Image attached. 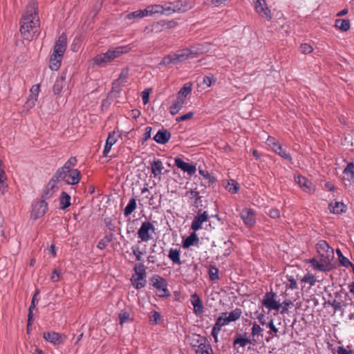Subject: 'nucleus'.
<instances>
[{"label":"nucleus","instance_id":"obj_1","mask_svg":"<svg viewBox=\"0 0 354 354\" xmlns=\"http://www.w3.org/2000/svg\"><path fill=\"white\" fill-rule=\"evenodd\" d=\"M20 32L26 40H32L39 35L40 20L37 3L30 0L26 7L20 20Z\"/></svg>","mask_w":354,"mask_h":354},{"label":"nucleus","instance_id":"obj_2","mask_svg":"<svg viewBox=\"0 0 354 354\" xmlns=\"http://www.w3.org/2000/svg\"><path fill=\"white\" fill-rule=\"evenodd\" d=\"M204 209L203 213H201V229H207V226L210 229L214 228V225L219 221L216 203L211 200Z\"/></svg>","mask_w":354,"mask_h":354},{"label":"nucleus","instance_id":"obj_3","mask_svg":"<svg viewBox=\"0 0 354 354\" xmlns=\"http://www.w3.org/2000/svg\"><path fill=\"white\" fill-rule=\"evenodd\" d=\"M131 48L128 46H118L113 49L107 50L104 53L96 55L93 58L95 64L98 66H104L106 64L113 62L115 58L119 57L122 55L128 53Z\"/></svg>","mask_w":354,"mask_h":354},{"label":"nucleus","instance_id":"obj_4","mask_svg":"<svg viewBox=\"0 0 354 354\" xmlns=\"http://www.w3.org/2000/svg\"><path fill=\"white\" fill-rule=\"evenodd\" d=\"M57 183L64 181L67 185H75L81 179V174L78 169H58L53 176Z\"/></svg>","mask_w":354,"mask_h":354},{"label":"nucleus","instance_id":"obj_5","mask_svg":"<svg viewBox=\"0 0 354 354\" xmlns=\"http://www.w3.org/2000/svg\"><path fill=\"white\" fill-rule=\"evenodd\" d=\"M191 57H193V56L192 53L189 49H180L174 53H171L164 57L159 65L165 66L176 65Z\"/></svg>","mask_w":354,"mask_h":354},{"label":"nucleus","instance_id":"obj_6","mask_svg":"<svg viewBox=\"0 0 354 354\" xmlns=\"http://www.w3.org/2000/svg\"><path fill=\"white\" fill-rule=\"evenodd\" d=\"M149 284L156 290V294L160 297L170 295L167 288L168 283L165 279L158 274H154L149 279Z\"/></svg>","mask_w":354,"mask_h":354},{"label":"nucleus","instance_id":"obj_7","mask_svg":"<svg viewBox=\"0 0 354 354\" xmlns=\"http://www.w3.org/2000/svg\"><path fill=\"white\" fill-rule=\"evenodd\" d=\"M133 270L136 273L132 276L131 281L133 287L139 290L144 288L147 283L145 266L142 263L137 264Z\"/></svg>","mask_w":354,"mask_h":354},{"label":"nucleus","instance_id":"obj_8","mask_svg":"<svg viewBox=\"0 0 354 354\" xmlns=\"http://www.w3.org/2000/svg\"><path fill=\"white\" fill-rule=\"evenodd\" d=\"M192 229L194 230L191 234L183 241V248H189L190 246L198 243V239L195 231L199 229V212L196 213L192 224Z\"/></svg>","mask_w":354,"mask_h":354},{"label":"nucleus","instance_id":"obj_9","mask_svg":"<svg viewBox=\"0 0 354 354\" xmlns=\"http://www.w3.org/2000/svg\"><path fill=\"white\" fill-rule=\"evenodd\" d=\"M261 304L269 311L272 310L278 311L281 306L279 301L277 300L276 293L273 292L272 291L266 293L261 301Z\"/></svg>","mask_w":354,"mask_h":354},{"label":"nucleus","instance_id":"obj_10","mask_svg":"<svg viewBox=\"0 0 354 354\" xmlns=\"http://www.w3.org/2000/svg\"><path fill=\"white\" fill-rule=\"evenodd\" d=\"M162 15H170L174 12H185L187 8L183 6L181 1H176L174 2H168L162 5Z\"/></svg>","mask_w":354,"mask_h":354},{"label":"nucleus","instance_id":"obj_11","mask_svg":"<svg viewBox=\"0 0 354 354\" xmlns=\"http://www.w3.org/2000/svg\"><path fill=\"white\" fill-rule=\"evenodd\" d=\"M317 250L321 258L331 261L333 259V249L329 246L326 241L321 240L317 245Z\"/></svg>","mask_w":354,"mask_h":354},{"label":"nucleus","instance_id":"obj_12","mask_svg":"<svg viewBox=\"0 0 354 354\" xmlns=\"http://www.w3.org/2000/svg\"><path fill=\"white\" fill-rule=\"evenodd\" d=\"M154 230L155 227L152 223L149 221H145L142 223L141 227L138 231V236L142 241L147 242L152 238L150 232H153Z\"/></svg>","mask_w":354,"mask_h":354},{"label":"nucleus","instance_id":"obj_13","mask_svg":"<svg viewBox=\"0 0 354 354\" xmlns=\"http://www.w3.org/2000/svg\"><path fill=\"white\" fill-rule=\"evenodd\" d=\"M254 8L256 12L263 18L268 21L272 19L270 10L267 6L265 0H254Z\"/></svg>","mask_w":354,"mask_h":354},{"label":"nucleus","instance_id":"obj_14","mask_svg":"<svg viewBox=\"0 0 354 354\" xmlns=\"http://www.w3.org/2000/svg\"><path fill=\"white\" fill-rule=\"evenodd\" d=\"M227 315L228 313L227 312L222 313V315L218 317L216 321V323L212 330V335L214 337L215 342L218 341V334L220 332L221 328L231 322L227 317Z\"/></svg>","mask_w":354,"mask_h":354},{"label":"nucleus","instance_id":"obj_15","mask_svg":"<svg viewBox=\"0 0 354 354\" xmlns=\"http://www.w3.org/2000/svg\"><path fill=\"white\" fill-rule=\"evenodd\" d=\"M48 209V203L44 201L35 203L32 206L31 218L36 220L43 216Z\"/></svg>","mask_w":354,"mask_h":354},{"label":"nucleus","instance_id":"obj_16","mask_svg":"<svg viewBox=\"0 0 354 354\" xmlns=\"http://www.w3.org/2000/svg\"><path fill=\"white\" fill-rule=\"evenodd\" d=\"M43 338L53 345H59L64 343L66 336L54 331H47L43 333Z\"/></svg>","mask_w":354,"mask_h":354},{"label":"nucleus","instance_id":"obj_17","mask_svg":"<svg viewBox=\"0 0 354 354\" xmlns=\"http://www.w3.org/2000/svg\"><path fill=\"white\" fill-rule=\"evenodd\" d=\"M67 47V37L65 33H62L55 41L53 53L62 57L66 51Z\"/></svg>","mask_w":354,"mask_h":354},{"label":"nucleus","instance_id":"obj_18","mask_svg":"<svg viewBox=\"0 0 354 354\" xmlns=\"http://www.w3.org/2000/svg\"><path fill=\"white\" fill-rule=\"evenodd\" d=\"M295 182L299 185L304 192L308 194H313L315 191V187L313 183L304 176H296Z\"/></svg>","mask_w":354,"mask_h":354},{"label":"nucleus","instance_id":"obj_19","mask_svg":"<svg viewBox=\"0 0 354 354\" xmlns=\"http://www.w3.org/2000/svg\"><path fill=\"white\" fill-rule=\"evenodd\" d=\"M241 217L248 227H252L256 223L255 212L251 209H243L241 212Z\"/></svg>","mask_w":354,"mask_h":354},{"label":"nucleus","instance_id":"obj_20","mask_svg":"<svg viewBox=\"0 0 354 354\" xmlns=\"http://www.w3.org/2000/svg\"><path fill=\"white\" fill-rule=\"evenodd\" d=\"M175 165L184 172H187L189 175L194 174L196 171V165L184 162L180 158H175Z\"/></svg>","mask_w":354,"mask_h":354},{"label":"nucleus","instance_id":"obj_21","mask_svg":"<svg viewBox=\"0 0 354 354\" xmlns=\"http://www.w3.org/2000/svg\"><path fill=\"white\" fill-rule=\"evenodd\" d=\"M57 183L53 178V177H52L44 191L42 200L46 201V199L50 198L53 196V194L57 190Z\"/></svg>","mask_w":354,"mask_h":354},{"label":"nucleus","instance_id":"obj_22","mask_svg":"<svg viewBox=\"0 0 354 354\" xmlns=\"http://www.w3.org/2000/svg\"><path fill=\"white\" fill-rule=\"evenodd\" d=\"M40 91V85L35 84L33 85L30 90V94L29 97L26 102L27 106L29 108H32L35 105L36 102L37 101L39 93Z\"/></svg>","mask_w":354,"mask_h":354},{"label":"nucleus","instance_id":"obj_23","mask_svg":"<svg viewBox=\"0 0 354 354\" xmlns=\"http://www.w3.org/2000/svg\"><path fill=\"white\" fill-rule=\"evenodd\" d=\"M216 183L215 177L208 171L201 170V185L205 187H210Z\"/></svg>","mask_w":354,"mask_h":354},{"label":"nucleus","instance_id":"obj_24","mask_svg":"<svg viewBox=\"0 0 354 354\" xmlns=\"http://www.w3.org/2000/svg\"><path fill=\"white\" fill-rule=\"evenodd\" d=\"M171 138V133L165 129H160L154 136L153 140L158 144H166Z\"/></svg>","mask_w":354,"mask_h":354},{"label":"nucleus","instance_id":"obj_25","mask_svg":"<svg viewBox=\"0 0 354 354\" xmlns=\"http://www.w3.org/2000/svg\"><path fill=\"white\" fill-rule=\"evenodd\" d=\"M331 261H327V260L324 259L322 258L320 259L319 261H317L315 259L310 260V265L317 270L324 271L326 270L328 266L330 264Z\"/></svg>","mask_w":354,"mask_h":354},{"label":"nucleus","instance_id":"obj_26","mask_svg":"<svg viewBox=\"0 0 354 354\" xmlns=\"http://www.w3.org/2000/svg\"><path fill=\"white\" fill-rule=\"evenodd\" d=\"M62 59L63 57L53 53L49 60V68L52 71H57L61 66Z\"/></svg>","mask_w":354,"mask_h":354},{"label":"nucleus","instance_id":"obj_27","mask_svg":"<svg viewBox=\"0 0 354 354\" xmlns=\"http://www.w3.org/2000/svg\"><path fill=\"white\" fill-rule=\"evenodd\" d=\"M151 173L153 174L154 177H157L162 174V171L164 169L163 164L162 161L159 159L154 160L151 163Z\"/></svg>","mask_w":354,"mask_h":354},{"label":"nucleus","instance_id":"obj_28","mask_svg":"<svg viewBox=\"0 0 354 354\" xmlns=\"http://www.w3.org/2000/svg\"><path fill=\"white\" fill-rule=\"evenodd\" d=\"M328 208L333 214H340L345 211V205L342 202L335 201L329 204Z\"/></svg>","mask_w":354,"mask_h":354},{"label":"nucleus","instance_id":"obj_29","mask_svg":"<svg viewBox=\"0 0 354 354\" xmlns=\"http://www.w3.org/2000/svg\"><path fill=\"white\" fill-rule=\"evenodd\" d=\"M251 343V339L248 338L245 335L238 334L235 337L233 346L235 347L236 345H239L241 347H245L247 344Z\"/></svg>","mask_w":354,"mask_h":354},{"label":"nucleus","instance_id":"obj_30","mask_svg":"<svg viewBox=\"0 0 354 354\" xmlns=\"http://www.w3.org/2000/svg\"><path fill=\"white\" fill-rule=\"evenodd\" d=\"M71 205V196L65 192H62L59 196V208L65 209Z\"/></svg>","mask_w":354,"mask_h":354},{"label":"nucleus","instance_id":"obj_31","mask_svg":"<svg viewBox=\"0 0 354 354\" xmlns=\"http://www.w3.org/2000/svg\"><path fill=\"white\" fill-rule=\"evenodd\" d=\"M180 250L171 248L169 250L168 257L174 264L180 265L182 263L180 259Z\"/></svg>","mask_w":354,"mask_h":354},{"label":"nucleus","instance_id":"obj_32","mask_svg":"<svg viewBox=\"0 0 354 354\" xmlns=\"http://www.w3.org/2000/svg\"><path fill=\"white\" fill-rule=\"evenodd\" d=\"M344 179L349 182L354 181V164L350 162L344 170Z\"/></svg>","mask_w":354,"mask_h":354},{"label":"nucleus","instance_id":"obj_33","mask_svg":"<svg viewBox=\"0 0 354 354\" xmlns=\"http://www.w3.org/2000/svg\"><path fill=\"white\" fill-rule=\"evenodd\" d=\"M185 100L180 97H176L172 105L170 107V113L171 115H176L182 109Z\"/></svg>","mask_w":354,"mask_h":354},{"label":"nucleus","instance_id":"obj_34","mask_svg":"<svg viewBox=\"0 0 354 354\" xmlns=\"http://www.w3.org/2000/svg\"><path fill=\"white\" fill-rule=\"evenodd\" d=\"M188 341L191 346L194 349L196 354H198L199 352V335L192 334L188 336Z\"/></svg>","mask_w":354,"mask_h":354},{"label":"nucleus","instance_id":"obj_35","mask_svg":"<svg viewBox=\"0 0 354 354\" xmlns=\"http://www.w3.org/2000/svg\"><path fill=\"white\" fill-rule=\"evenodd\" d=\"M335 26L342 31H347L350 28V21L346 19H338L335 21Z\"/></svg>","mask_w":354,"mask_h":354},{"label":"nucleus","instance_id":"obj_36","mask_svg":"<svg viewBox=\"0 0 354 354\" xmlns=\"http://www.w3.org/2000/svg\"><path fill=\"white\" fill-rule=\"evenodd\" d=\"M65 86V80L64 77L57 78L53 86V93L55 95H59Z\"/></svg>","mask_w":354,"mask_h":354},{"label":"nucleus","instance_id":"obj_37","mask_svg":"<svg viewBox=\"0 0 354 354\" xmlns=\"http://www.w3.org/2000/svg\"><path fill=\"white\" fill-rule=\"evenodd\" d=\"M113 234H109L105 235L97 243V248L104 250L113 240Z\"/></svg>","mask_w":354,"mask_h":354},{"label":"nucleus","instance_id":"obj_38","mask_svg":"<svg viewBox=\"0 0 354 354\" xmlns=\"http://www.w3.org/2000/svg\"><path fill=\"white\" fill-rule=\"evenodd\" d=\"M136 207L137 204L136 199L133 198H131L129 203L124 209V216H129L136 209Z\"/></svg>","mask_w":354,"mask_h":354},{"label":"nucleus","instance_id":"obj_39","mask_svg":"<svg viewBox=\"0 0 354 354\" xmlns=\"http://www.w3.org/2000/svg\"><path fill=\"white\" fill-rule=\"evenodd\" d=\"M166 25L167 22L164 20L153 22L151 24V31H153V32H160L163 30Z\"/></svg>","mask_w":354,"mask_h":354},{"label":"nucleus","instance_id":"obj_40","mask_svg":"<svg viewBox=\"0 0 354 354\" xmlns=\"http://www.w3.org/2000/svg\"><path fill=\"white\" fill-rule=\"evenodd\" d=\"M225 188L229 192L235 194L239 189V184L234 180H230L227 181Z\"/></svg>","mask_w":354,"mask_h":354},{"label":"nucleus","instance_id":"obj_41","mask_svg":"<svg viewBox=\"0 0 354 354\" xmlns=\"http://www.w3.org/2000/svg\"><path fill=\"white\" fill-rule=\"evenodd\" d=\"M242 315V310L241 308H236L230 313H228L227 317L229 320L232 322H235L239 319Z\"/></svg>","mask_w":354,"mask_h":354},{"label":"nucleus","instance_id":"obj_42","mask_svg":"<svg viewBox=\"0 0 354 354\" xmlns=\"http://www.w3.org/2000/svg\"><path fill=\"white\" fill-rule=\"evenodd\" d=\"M336 253L338 256L339 263L342 266L344 267H348L349 266H353V263L346 258L345 257L339 249L336 250Z\"/></svg>","mask_w":354,"mask_h":354},{"label":"nucleus","instance_id":"obj_43","mask_svg":"<svg viewBox=\"0 0 354 354\" xmlns=\"http://www.w3.org/2000/svg\"><path fill=\"white\" fill-rule=\"evenodd\" d=\"M186 196L191 200L190 203L195 207H198V200L199 199L198 192L196 191H190L187 193Z\"/></svg>","mask_w":354,"mask_h":354},{"label":"nucleus","instance_id":"obj_44","mask_svg":"<svg viewBox=\"0 0 354 354\" xmlns=\"http://www.w3.org/2000/svg\"><path fill=\"white\" fill-rule=\"evenodd\" d=\"M120 324L123 325L124 323L131 320L130 318V314L125 310H121L118 315Z\"/></svg>","mask_w":354,"mask_h":354},{"label":"nucleus","instance_id":"obj_45","mask_svg":"<svg viewBox=\"0 0 354 354\" xmlns=\"http://www.w3.org/2000/svg\"><path fill=\"white\" fill-rule=\"evenodd\" d=\"M77 160L75 157L73 156L64 163V165L59 169H74L73 167L76 165Z\"/></svg>","mask_w":354,"mask_h":354},{"label":"nucleus","instance_id":"obj_46","mask_svg":"<svg viewBox=\"0 0 354 354\" xmlns=\"http://www.w3.org/2000/svg\"><path fill=\"white\" fill-rule=\"evenodd\" d=\"M191 86L188 84H185L184 86L180 88L177 96L185 100L187 95L191 92Z\"/></svg>","mask_w":354,"mask_h":354},{"label":"nucleus","instance_id":"obj_47","mask_svg":"<svg viewBox=\"0 0 354 354\" xmlns=\"http://www.w3.org/2000/svg\"><path fill=\"white\" fill-rule=\"evenodd\" d=\"M190 301L194 306V313L198 315L199 313V296L196 293L194 294L191 297Z\"/></svg>","mask_w":354,"mask_h":354},{"label":"nucleus","instance_id":"obj_48","mask_svg":"<svg viewBox=\"0 0 354 354\" xmlns=\"http://www.w3.org/2000/svg\"><path fill=\"white\" fill-rule=\"evenodd\" d=\"M274 152L286 160L289 161L292 160L290 154L286 152V151L284 150L281 146L278 147L277 148H274Z\"/></svg>","mask_w":354,"mask_h":354},{"label":"nucleus","instance_id":"obj_49","mask_svg":"<svg viewBox=\"0 0 354 354\" xmlns=\"http://www.w3.org/2000/svg\"><path fill=\"white\" fill-rule=\"evenodd\" d=\"M207 272L211 280L215 281L218 279V270L217 268L210 266L207 269Z\"/></svg>","mask_w":354,"mask_h":354},{"label":"nucleus","instance_id":"obj_50","mask_svg":"<svg viewBox=\"0 0 354 354\" xmlns=\"http://www.w3.org/2000/svg\"><path fill=\"white\" fill-rule=\"evenodd\" d=\"M301 281L303 283H309L310 286H313L315 284L317 280L314 275L311 274H306L301 279Z\"/></svg>","mask_w":354,"mask_h":354},{"label":"nucleus","instance_id":"obj_51","mask_svg":"<svg viewBox=\"0 0 354 354\" xmlns=\"http://www.w3.org/2000/svg\"><path fill=\"white\" fill-rule=\"evenodd\" d=\"M152 16L156 15H162V6L160 4H153L149 6Z\"/></svg>","mask_w":354,"mask_h":354},{"label":"nucleus","instance_id":"obj_52","mask_svg":"<svg viewBox=\"0 0 354 354\" xmlns=\"http://www.w3.org/2000/svg\"><path fill=\"white\" fill-rule=\"evenodd\" d=\"M160 320V315L157 311H151L149 315V322L152 324H158Z\"/></svg>","mask_w":354,"mask_h":354},{"label":"nucleus","instance_id":"obj_53","mask_svg":"<svg viewBox=\"0 0 354 354\" xmlns=\"http://www.w3.org/2000/svg\"><path fill=\"white\" fill-rule=\"evenodd\" d=\"M134 19H142V15L140 10L130 12L124 17V19L126 20H131Z\"/></svg>","mask_w":354,"mask_h":354},{"label":"nucleus","instance_id":"obj_54","mask_svg":"<svg viewBox=\"0 0 354 354\" xmlns=\"http://www.w3.org/2000/svg\"><path fill=\"white\" fill-rule=\"evenodd\" d=\"M120 137L118 132H116L115 131H113L109 133V136L106 139L108 142L111 143L112 145H114L116 143V142L118 140V138Z\"/></svg>","mask_w":354,"mask_h":354},{"label":"nucleus","instance_id":"obj_55","mask_svg":"<svg viewBox=\"0 0 354 354\" xmlns=\"http://www.w3.org/2000/svg\"><path fill=\"white\" fill-rule=\"evenodd\" d=\"M300 50L303 54H308L313 52V47L308 44H302L300 46Z\"/></svg>","mask_w":354,"mask_h":354},{"label":"nucleus","instance_id":"obj_56","mask_svg":"<svg viewBox=\"0 0 354 354\" xmlns=\"http://www.w3.org/2000/svg\"><path fill=\"white\" fill-rule=\"evenodd\" d=\"M133 254L136 256V260L141 261L142 260V256L143 254L142 252L140 250V248L137 246H133L131 248Z\"/></svg>","mask_w":354,"mask_h":354},{"label":"nucleus","instance_id":"obj_57","mask_svg":"<svg viewBox=\"0 0 354 354\" xmlns=\"http://www.w3.org/2000/svg\"><path fill=\"white\" fill-rule=\"evenodd\" d=\"M201 354H213V350L209 345H203L201 343Z\"/></svg>","mask_w":354,"mask_h":354},{"label":"nucleus","instance_id":"obj_58","mask_svg":"<svg viewBox=\"0 0 354 354\" xmlns=\"http://www.w3.org/2000/svg\"><path fill=\"white\" fill-rule=\"evenodd\" d=\"M262 331H263V329L261 328V327L259 325H258L257 324L254 323L252 328L251 334L253 337H254L256 335H260Z\"/></svg>","mask_w":354,"mask_h":354},{"label":"nucleus","instance_id":"obj_59","mask_svg":"<svg viewBox=\"0 0 354 354\" xmlns=\"http://www.w3.org/2000/svg\"><path fill=\"white\" fill-rule=\"evenodd\" d=\"M267 142L274 151V148L281 146L274 138H268Z\"/></svg>","mask_w":354,"mask_h":354},{"label":"nucleus","instance_id":"obj_60","mask_svg":"<svg viewBox=\"0 0 354 354\" xmlns=\"http://www.w3.org/2000/svg\"><path fill=\"white\" fill-rule=\"evenodd\" d=\"M104 223L106 226L111 230V231H115V224L113 223V221L110 218H106L104 219Z\"/></svg>","mask_w":354,"mask_h":354},{"label":"nucleus","instance_id":"obj_61","mask_svg":"<svg viewBox=\"0 0 354 354\" xmlns=\"http://www.w3.org/2000/svg\"><path fill=\"white\" fill-rule=\"evenodd\" d=\"M142 100L144 104H146L149 102V90L145 89L144 90L142 93Z\"/></svg>","mask_w":354,"mask_h":354},{"label":"nucleus","instance_id":"obj_62","mask_svg":"<svg viewBox=\"0 0 354 354\" xmlns=\"http://www.w3.org/2000/svg\"><path fill=\"white\" fill-rule=\"evenodd\" d=\"M328 304L331 305L335 311L339 310L342 309L341 303L335 299L333 300V301H328Z\"/></svg>","mask_w":354,"mask_h":354},{"label":"nucleus","instance_id":"obj_63","mask_svg":"<svg viewBox=\"0 0 354 354\" xmlns=\"http://www.w3.org/2000/svg\"><path fill=\"white\" fill-rule=\"evenodd\" d=\"M59 276H60L59 272H58L57 269H55L53 272L51 277H50V280L53 282H57V281H59V279H60Z\"/></svg>","mask_w":354,"mask_h":354},{"label":"nucleus","instance_id":"obj_64","mask_svg":"<svg viewBox=\"0 0 354 354\" xmlns=\"http://www.w3.org/2000/svg\"><path fill=\"white\" fill-rule=\"evenodd\" d=\"M289 283L286 285V287L290 289H297V281L292 277H290L288 279Z\"/></svg>","mask_w":354,"mask_h":354}]
</instances>
